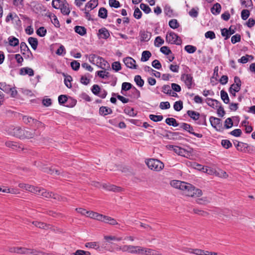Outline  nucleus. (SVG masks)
<instances>
[{
  "instance_id": "37",
  "label": "nucleus",
  "mask_w": 255,
  "mask_h": 255,
  "mask_svg": "<svg viewBox=\"0 0 255 255\" xmlns=\"http://www.w3.org/2000/svg\"><path fill=\"white\" fill-rule=\"evenodd\" d=\"M14 19H16V20H17L18 23H21V21L19 19V18L18 17V16L16 14H14V15L13 16V14L11 13H9L6 16V17L5 18V22H8L10 20H13Z\"/></svg>"
},
{
  "instance_id": "24",
  "label": "nucleus",
  "mask_w": 255,
  "mask_h": 255,
  "mask_svg": "<svg viewBox=\"0 0 255 255\" xmlns=\"http://www.w3.org/2000/svg\"><path fill=\"white\" fill-rule=\"evenodd\" d=\"M211 202V199L208 197H202L201 198H197L196 200V202L199 205H206Z\"/></svg>"
},
{
  "instance_id": "32",
  "label": "nucleus",
  "mask_w": 255,
  "mask_h": 255,
  "mask_svg": "<svg viewBox=\"0 0 255 255\" xmlns=\"http://www.w3.org/2000/svg\"><path fill=\"white\" fill-rule=\"evenodd\" d=\"M75 31L81 36H83L86 34V29L81 26H76L74 27Z\"/></svg>"
},
{
  "instance_id": "40",
  "label": "nucleus",
  "mask_w": 255,
  "mask_h": 255,
  "mask_svg": "<svg viewBox=\"0 0 255 255\" xmlns=\"http://www.w3.org/2000/svg\"><path fill=\"white\" fill-rule=\"evenodd\" d=\"M104 223L111 225H118V223L116 219L108 216H106Z\"/></svg>"
},
{
  "instance_id": "45",
  "label": "nucleus",
  "mask_w": 255,
  "mask_h": 255,
  "mask_svg": "<svg viewBox=\"0 0 255 255\" xmlns=\"http://www.w3.org/2000/svg\"><path fill=\"white\" fill-rule=\"evenodd\" d=\"M221 97L225 104L229 103L230 100L227 93L224 90L221 91Z\"/></svg>"
},
{
  "instance_id": "38",
  "label": "nucleus",
  "mask_w": 255,
  "mask_h": 255,
  "mask_svg": "<svg viewBox=\"0 0 255 255\" xmlns=\"http://www.w3.org/2000/svg\"><path fill=\"white\" fill-rule=\"evenodd\" d=\"M8 40L9 45L11 46H16L19 44V40L15 37L10 36Z\"/></svg>"
},
{
  "instance_id": "25",
  "label": "nucleus",
  "mask_w": 255,
  "mask_h": 255,
  "mask_svg": "<svg viewBox=\"0 0 255 255\" xmlns=\"http://www.w3.org/2000/svg\"><path fill=\"white\" fill-rule=\"evenodd\" d=\"M132 85L130 83L128 82H124L122 84V90H121V93L123 95L126 96V94L124 93V91H127L129 90L130 89H132Z\"/></svg>"
},
{
  "instance_id": "56",
  "label": "nucleus",
  "mask_w": 255,
  "mask_h": 255,
  "mask_svg": "<svg viewBox=\"0 0 255 255\" xmlns=\"http://www.w3.org/2000/svg\"><path fill=\"white\" fill-rule=\"evenodd\" d=\"M221 34L223 36L225 37V39H228L230 36L233 34V32H229V30L227 28H223L221 30Z\"/></svg>"
},
{
  "instance_id": "3",
  "label": "nucleus",
  "mask_w": 255,
  "mask_h": 255,
  "mask_svg": "<svg viewBox=\"0 0 255 255\" xmlns=\"http://www.w3.org/2000/svg\"><path fill=\"white\" fill-rule=\"evenodd\" d=\"M36 194L38 195H41L44 198H52L54 199L60 201H66V199L65 198L62 197L58 194H54L51 192L47 191L45 189L43 188L40 189V188L38 187L37 190V193H36Z\"/></svg>"
},
{
  "instance_id": "33",
  "label": "nucleus",
  "mask_w": 255,
  "mask_h": 255,
  "mask_svg": "<svg viewBox=\"0 0 255 255\" xmlns=\"http://www.w3.org/2000/svg\"><path fill=\"white\" fill-rule=\"evenodd\" d=\"M0 89L6 93H9L11 90V87L5 83L1 82L0 83Z\"/></svg>"
},
{
  "instance_id": "63",
  "label": "nucleus",
  "mask_w": 255,
  "mask_h": 255,
  "mask_svg": "<svg viewBox=\"0 0 255 255\" xmlns=\"http://www.w3.org/2000/svg\"><path fill=\"white\" fill-rule=\"evenodd\" d=\"M221 144L224 148L226 149H228L232 146V143L227 139L222 140L221 141Z\"/></svg>"
},
{
  "instance_id": "7",
  "label": "nucleus",
  "mask_w": 255,
  "mask_h": 255,
  "mask_svg": "<svg viewBox=\"0 0 255 255\" xmlns=\"http://www.w3.org/2000/svg\"><path fill=\"white\" fill-rule=\"evenodd\" d=\"M210 122L211 126L216 130L219 131H222L223 130L224 128L222 127L221 119L214 117H211L210 118Z\"/></svg>"
},
{
  "instance_id": "44",
  "label": "nucleus",
  "mask_w": 255,
  "mask_h": 255,
  "mask_svg": "<svg viewBox=\"0 0 255 255\" xmlns=\"http://www.w3.org/2000/svg\"><path fill=\"white\" fill-rule=\"evenodd\" d=\"M85 247L89 249L98 250L99 248V244L97 242H88L85 244Z\"/></svg>"
},
{
  "instance_id": "43",
  "label": "nucleus",
  "mask_w": 255,
  "mask_h": 255,
  "mask_svg": "<svg viewBox=\"0 0 255 255\" xmlns=\"http://www.w3.org/2000/svg\"><path fill=\"white\" fill-rule=\"evenodd\" d=\"M98 16L103 19H105L107 17V10L105 7L100 8L98 12Z\"/></svg>"
},
{
  "instance_id": "57",
  "label": "nucleus",
  "mask_w": 255,
  "mask_h": 255,
  "mask_svg": "<svg viewBox=\"0 0 255 255\" xmlns=\"http://www.w3.org/2000/svg\"><path fill=\"white\" fill-rule=\"evenodd\" d=\"M72 80V78L71 76L68 75L65 77L64 79V83L67 88H71L72 87V84L71 83Z\"/></svg>"
},
{
  "instance_id": "29",
  "label": "nucleus",
  "mask_w": 255,
  "mask_h": 255,
  "mask_svg": "<svg viewBox=\"0 0 255 255\" xmlns=\"http://www.w3.org/2000/svg\"><path fill=\"white\" fill-rule=\"evenodd\" d=\"M28 42L33 50H36L38 45V40L36 38L30 37L28 39Z\"/></svg>"
},
{
  "instance_id": "52",
  "label": "nucleus",
  "mask_w": 255,
  "mask_h": 255,
  "mask_svg": "<svg viewBox=\"0 0 255 255\" xmlns=\"http://www.w3.org/2000/svg\"><path fill=\"white\" fill-rule=\"evenodd\" d=\"M184 49L187 52L191 54L194 53L196 51L197 48L195 46L188 45L185 46Z\"/></svg>"
},
{
  "instance_id": "55",
  "label": "nucleus",
  "mask_w": 255,
  "mask_h": 255,
  "mask_svg": "<svg viewBox=\"0 0 255 255\" xmlns=\"http://www.w3.org/2000/svg\"><path fill=\"white\" fill-rule=\"evenodd\" d=\"M149 117L151 120L155 122L161 121L163 119V116L161 115H150Z\"/></svg>"
},
{
  "instance_id": "62",
  "label": "nucleus",
  "mask_w": 255,
  "mask_h": 255,
  "mask_svg": "<svg viewBox=\"0 0 255 255\" xmlns=\"http://www.w3.org/2000/svg\"><path fill=\"white\" fill-rule=\"evenodd\" d=\"M163 43L164 40L160 36H157L155 38V39L154 40V45L156 47H159Z\"/></svg>"
},
{
  "instance_id": "64",
  "label": "nucleus",
  "mask_w": 255,
  "mask_h": 255,
  "mask_svg": "<svg viewBox=\"0 0 255 255\" xmlns=\"http://www.w3.org/2000/svg\"><path fill=\"white\" fill-rule=\"evenodd\" d=\"M74 255H91V253L88 251L78 250L74 253Z\"/></svg>"
},
{
  "instance_id": "60",
  "label": "nucleus",
  "mask_w": 255,
  "mask_h": 255,
  "mask_svg": "<svg viewBox=\"0 0 255 255\" xmlns=\"http://www.w3.org/2000/svg\"><path fill=\"white\" fill-rule=\"evenodd\" d=\"M13 4L19 8H22L24 6L23 0H13Z\"/></svg>"
},
{
  "instance_id": "20",
  "label": "nucleus",
  "mask_w": 255,
  "mask_h": 255,
  "mask_svg": "<svg viewBox=\"0 0 255 255\" xmlns=\"http://www.w3.org/2000/svg\"><path fill=\"white\" fill-rule=\"evenodd\" d=\"M44 172H48L51 174H55L56 175H61L63 177H66V173L64 172H61L59 170L54 168H44L42 169Z\"/></svg>"
},
{
  "instance_id": "53",
  "label": "nucleus",
  "mask_w": 255,
  "mask_h": 255,
  "mask_svg": "<svg viewBox=\"0 0 255 255\" xmlns=\"http://www.w3.org/2000/svg\"><path fill=\"white\" fill-rule=\"evenodd\" d=\"M131 92L132 94V95L131 96L132 98L137 99L140 97V92L135 87H133L131 90Z\"/></svg>"
},
{
  "instance_id": "51",
  "label": "nucleus",
  "mask_w": 255,
  "mask_h": 255,
  "mask_svg": "<svg viewBox=\"0 0 255 255\" xmlns=\"http://www.w3.org/2000/svg\"><path fill=\"white\" fill-rule=\"evenodd\" d=\"M169 26L173 29H175L179 26V24L176 19H172L169 21Z\"/></svg>"
},
{
  "instance_id": "27",
  "label": "nucleus",
  "mask_w": 255,
  "mask_h": 255,
  "mask_svg": "<svg viewBox=\"0 0 255 255\" xmlns=\"http://www.w3.org/2000/svg\"><path fill=\"white\" fill-rule=\"evenodd\" d=\"M112 110L107 107L102 106L99 109V113L101 115L106 116L108 114H112Z\"/></svg>"
},
{
  "instance_id": "58",
  "label": "nucleus",
  "mask_w": 255,
  "mask_h": 255,
  "mask_svg": "<svg viewBox=\"0 0 255 255\" xmlns=\"http://www.w3.org/2000/svg\"><path fill=\"white\" fill-rule=\"evenodd\" d=\"M233 126V123L231 118H227L225 121L224 128L228 129L232 128Z\"/></svg>"
},
{
  "instance_id": "22",
  "label": "nucleus",
  "mask_w": 255,
  "mask_h": 255,
  "mask_svg": "<svg viewBox=\"0 0 255 255\" xmlns=\"http://www.w3.org/2000/svg\"><path fill=\"white\" fill-rule=\"evenodd\" d=\"M103 187L108 190L112 191L115 192H119L122 191V189L120 187H118L114 185H107L105 184L103 185Z\"/></svg>"
},
{
  "instance_id": "17",
  "label": "nucleus",
  "mask_w": 255,
  "mask_h": 255,
  "mask_svg": "<svg viewBox=\"0 0 255 255\" xmlns=\"http://www.w3.org/2000/svg\"><path fill=\"white\" fill-rule=\"evenodd\" d=\"M207 105L214 109H217L221 104L218 101L215 99L207 98L205 100Z\"/></svg>"
},
{
  "instance_id": "59",
  "label": "nucleus",
  "mask_w": 255,
  "mask_h": 255,
  "mask_svg": "<svg viewBox=\"0 0 255 255\" xmlns=\"http://www.w3.org/2000/svg\"><path fill=\"white\" fill-rule=\"evenodd\" d=\"M112 68L116 72H118L121 69V65L120 62H114L112 64Z\"/></svg>"
},
{
  "instance_id": "35",
  "label": "nucleus",
  "mask_w": 255,
  "mask_h": 255,
  "mask_svg": "<svg viewBox=\"0 0 255 255\" xmlns=\"http://www.w3.org/2000/svg\"><path fill=\"white\" fill-rule=\"evenodd\" d=\"M165 123L169 125L172 126L173 127H176L179 125L176 120L173 118H168L165 120Z\"/></svg>"
},
{
  "instance_id": "11",
  "label": "nucleus",
  "mask_w": 255,
  "mask_h": 255,
  "mask_svg": "<svg viewBox=\"0 0 255 255\" xmlns=\"http://www.w3.org/2000/svg\"><path fill=\"white\" fill-rule=\"evenodd\" d=\"M180 128H183L184 130L189 132L191 134H192L198 138H201L203 135L200 133H197L193 132V128L189 124L186 123H182L180 125Z\"/></svg>"
},
{
  "instance_id": "42",
  "label": "nucleus",
  "mask_w": 255,
  "mask_h": 255,
  "mask_svg": "<svg viewBox=\"0 0 255 255\" xmlns=\"http://www.w3.org/2000/svg\"><path fill=\"white\" fill-rule=\"evenodd\" d=\"M186 252L195 254L196 255H203L204 254V251L200 249H188V251Z\"/></svg>"
},
{
  "instance_id": "54",
  "label": "nucleus",
  "mask_w": 255,
  "mask_h": 255,
  "mask_svg": "<svg viewBox=\"0 0 255 255\" xmlns=\"http://www.w3.org/2000/svg\"><path fill=\"white\" fill-rule=\"evenodd\" d=\"M97 73L98 76L103 79L110 77V73L106 71H99L97 72Z\"/></svg>"
},
{
  "instance_id": "26",
  "label": "nucleus",
  "mask_w": 255,
  "mask_h": 255,
  "mask_svg": "<svg viewBox=\"0 0 255 255\" xmlns=\"http://www.w3.org/2000/svg\"><path fill=\"white\" fill-rule=\"evenodd\" d=\"M32 223L35 227L39 228L40 229H47L50 228V225L46 224L43 222H38V221H33L32 222Z\"/></svg>"
},
{
  "instance_id": "30",
  "label": "nucleus",
  "mask_w": 255,
  "mask_h": 255,
  "mask_svg": "<svg viewBox=\"0 0 255 255\" xmlns=\"http://www.w3.org/2000/svg\"><path fill=\"white\" fill-rule=\"evenodd\" d=\"M221 6L218 3H215L211 9V12L214 15L219 14L221 11Z\"/></svg>"
},
{
  "instance_id": "9",
  "label": "nucleus",
  "mask_w": 255,
  "mask_h": 255,
  "mask_svg": "<svg viewBox=\"0 0 255 255\" xmlns=\"http://www.w3.org/2000/svg\"><path fill=\"white\" fill-rule=\"evenodd\" d=\"M20 51L23 55H25L26 58H32L33 57L32 52L26 44L24 42H22L20 43Z\"/></svg>"
},
{
  "instance_id": "39",
  "label": "nucleus",
  "mask_w": 255,
  "mask_h": 255,
  "mask_svg": "<svg viewBox=\"0 0 255 255\" xmlns=\"http://www.w3.org/2000/svg\"><path fill=\"white\" fill-rule=\"evenodd\" d=\"M151 54L149 51H144L142 53L141 61L145 62L151 57Z\"/></svg>"
},
{
  "instance_id": "18",
  "label": "nucleus",
  "mask_w": 255,
  "mask_h": 255,
  "mask_svg": "<svg viewBox=\"0 0 255 255\" xmlns=\"http://www.w3.org/2000/svg\"><path fill=\"white\" fill-rule=\"evenodd\" d=\"M18 187L22 189H24L27 191H28L30 192L35 193H37V190L38 187H35L29 184H26L25 183H19L18 184Z\"/></svg>"
},
{
  "instance_id": "8",
  "label": "nucleus",
  "mask_w": 255,
  "mask_h": 255,
  "mask_svg": "<svg viewBox=\"0 0 255 255\" xmlns=\"http://www.w3.org/2000/svg\"><path fill=\"white\" fill-rule=\"evenodd\" d=\"M181 80L184 81L188 89H191L193 85H194V80L191 74H182L181 75Z\"/></svg>"
},
{
  "instance_id": "28",
  "label": "nucleus",
  "mask_w": 255,
  "mask_h": 255,
  "mask_svg": "<svg viewBox=\"0 0 255 255\" xmlns=\"http://www.w3.org/2000/svg\"><path fill=\"white\" fill-rule=\"evenodd\" d=\"M98 4V0H90L85 5V10L87 8L93 9Z\"/></svg>"
},
{
  "instance_id": "19",
  "label": "nucleus",
  "mask_w": 255,
  "mask_h": 255,
  "mask_svg": "<svg viewBox=\"0 0 255 255\" xmlns=\"http://www.w3.org/2000/svg\"><path fill=\"white\" fill-rule=\"evenodd\" d=\"M139 35L141 41H148L151 37V33L145 30H141Z\"/></svg>"
},
{
  "instance_id": "36",
  "label": "nucleus",
  "mask_w": 255,
  "mask_h": 255,
  "mask_svg": "<svg viewBox=\"0 0 255 255\" xmlns=\"http://www.w3.org/2000/svg\"><path fill=\"white\" fill-rule=\"evenodd\" d=\"M248 149L247 144L242 142H238L237 150L242 152H246Z\"/></svg>"
},
{
  "instance_id": "10",
  "label": "nucleus",
  "mask_w": 255,
  "mask_h": 255,
  "mask_svg": "<svg viewBox=\"0 0 255 255\" xmlns=\"http://www.w3.org/2000/svg\"><path fill=\"white\" fill-rule=\"evenodd\" d=\"M235 83L233 84L229 89V92H239L241 89V81L239 77L236 76L234 78Z\"/></svg>"
},
{
  "instance_id": "48",
  "label": "nucleus",
  "mask_w": 255,
  "mask_h": 255,
  "mask_svg": "<svg viewBox=\"0 0 255 255\" xmlns=\"http://www.w3.org/2000/svg\"><path fill=\"white\" fill-rule=\"evenodd\" d=\"M104 239L107 242H110V241H121L122 240V237H116L114 236H105Z\"/></svg>"
},
{
  "instance_id": "47",
  "label": "nucleus",
  "mask_w": 255,
  "mask_h": 255,
  "mask_svg": "<svg viewBox=\"0 0 255 255\" xmlns=\"http://www.w3.org/2000/svg\"><path fill=\"white\" fill-rule=\"evenodd\" d=\"M21 72L24 73V74H27L30 76H32L34 75V71L33 69L30 68H23L21 69Z\"/></svg>"
},
{
  "instance_id": "15",
  "label": "nucleus",
  "mask_w": 255,
  "mask_h": 255,
  "mask_svg": "<svg viewBox=\"0 0 255 255\" xmlns=\"http://www.w3.org/2000/svg\"><path fill=\"white\" fill-rule=\"evenodd\" d=\"M123 61L128 68L131 69H136L137 66L135 65L136 62L133 58L128 57L124 58Z\"/></svg>"
},
{
  "instance_id": "49",
  "label": "nucleus",
  "mask_w": 255,
  "mask_h": 255,
  "mask_svg": "<svg viewBox=\"0 0 255 255\" xmlns=\"http://www.w3.org/2000/svg\"><path fill=\"white\" fill-rule=\"evenodd\" d=\"M174 109L176 111H180L183 109V102L181 101H176L173 105Z\"/></svg>"
},
{
  "instance_id": "34",
  "label": "nucleus",
  "mask_w": 255,
  "mask_h": 255,
  "mask_svg": "<svg viewBox=\"0 0 255 255\" xmlns=\"http://www.w3.org/2000/svg\"><path fill=\"white\" fill-rule=\"evenodd\" d=\"M98 67L105 70H109L110 69V65L109 63L103 58V61H101L99 62Z\"/></svg>"
},
{
  "instance_id": "61",
  "label": "nucleus",
  "mask_w": 255,
  "mask_h": 255,
  "mask_svg": "<svg viewBox=\"0 0 255 255\" xmlns=\"http://www.w3.org/2000/svg\"><path fill=\"white\" fill-rule=\"evenodd\" d=\"M46 29L44 27H39L36 31V33L40 37H43L46 33Z\"/></svg>"
},
{
  "instance_id": "13",
  "label": "nucleus",
  "mask_w": 255,
  "mask_h": 255,
  "mask_svg": "<svg viewBox=\"0 0 255 255\" xmlns=\"http://www.w3.org/2000/svg\"><path fill=\"white\" fill-rule=\"evenodd\" d=\"M141 255H162V254L158 251L154 250L151 249L142 247Z\"/></svg>"
},
{
  "instance_id": "31",
  "label": "nucleus",
  "mask_w": 255,
  "mask_h": 255,
  "mask_svg": "<svg viewBox=\"0 0 255 255\" xmlns=\"http://www.w3.org/2000/svg\"><path fill=\"white\" fill-rule=\"evenodd\" d=\"M187 115L193 120L196 121L200 117V114L194 111L189 110L187 112Z\"/></svg>"
},
{
  "instance_id": "2",
  "label": "nucleus",
  "mask_w": 255,
  "mask_h": 255,
  "mask_svg": "<svg viewBox=\"0 0 255 255\" xmlns=\"http://www.w3.org/2000/svg\"><path fill=\"white\" fill-rule=\"evenodd\" d=\"M52 6L53 8L59 9L65 15H68L70 12L69 4L66 0H52Z\"/></svg>"
},
{
  "instance_id": "46",
  "label": "nucleus",
  "mask_w": 255,
  "mask_h": 255,
  "mask_svg": "<svg viewBox=\"0 0 255 255\" xmlns=\"http://www.w3.org/2000/svg\"><path fill=\"white\" fill-rule=\"evenodd\" d=\"M132 247L133 248H131V249H129V253L130 254H140L141 253V247L139 246H132Z\"/></svg>"
},
{
  "instance_id": "14",
  "label": "nucleus",
  "mask_w": 255,
  "mask_h": 255,
  "mask_svg": "<svg viewBox=\"0 0 255 255\" xmlns=\"http://www.w3.org/2000/svg\"><path fill=\"white\" fill-rule=\"evenodd\" d=\"M169 148L173 150L176 154L180 156H185L187 153V151L185 149L178 146L170 145Z\"/></svg>"
},
{
  "instance_id": "6",
  "label": "nucleus",
  "mask_w": 255,
  "mask_h": 255,
  "mask_svg": "<svg viewBox=\"0 0 255 255\" xmlns=\"http://www.w3.org/2000/svg\"><path fill=\"white\" fill-rule=\"evenodd\" d=\"M22 120L24 124L29 125L31 126H35L37 128H39L43 125V124L41 122L38 121V120L29 116H23Z\"/></svg>"
},
{
  "instance_id": "4",
  "label": "nucleus",
  "mask_w": 255,
  "mask_h": 255,
  "mask_svg": "<svg viewBox=\"0 0 255 255\" xmlns=\"http://www.w3.org/2000/svg\"><path fill=\"white\" fill-rule=\"evenodd\" d=\"M145 162L149 168L156 171H161L164 166L163 163L158 159H149Z\"/></svg>"
},
{
  "instance_id": "1",
  "label": "nucleus",
  "mask_w": 255,
  "mask_h": 255,
  "mask_svg": "<svg viewBox=\"0 0 255 255\" xmlns=\"http://www.w3.org/2000/svg\"><path fill=\"white\" fill-rule=\"evenodd\" d=\"M170 185L175 188L183 191V194L189 197L197 198L200 197L203 194L201 189L197 188L187 182L179 180H172L170 182Z\"/></svg>"
},
{
  "instance_id": "23",
  "label": "nucleus",
  "mask_w": 255,
  "mask_h": 255,
  "mask_svg": "<svg viewBox=\"0 0 255 255\" xmlns=\"http://www.w3.org/2000/svg\"><path fill=\"white\" fill-rule=\"evenodd\" d=\"M24 129H21L20 127H16L13 129V133L14 136L22 138Z\"/></svg>"
},
{
  "instance_id": "5",
  "label": "nucleus",
  "mask_w": 255,
  "mask_h": 255,
  "mask_svg": "<svg viewBox=\"0 0 255 255\" xmlns=\"http://www.w3.org/2000/svg\"><path fill=\"white\" fill-rule=\"evenodd\" d=\"M166 41L167 42L176 45H180L182 40L177 34L174 32H170L166 35Z\"/></svg>"
},
{
  "instance_id": "50",
  "label": "nucleus",
  "mask_w": 255,
  "mask_h": 255,
  "mask_svg": "<svg viewBox=\"0 0 255 255\" xmlns=\"http://www.w3.org/2000/svg\"><path fill=\"white\" fill-rule=\"evenodd\" d=\"M134 80L136 83V85L139 87H142L144 85V81L141 79V77L139 75H136L134 77Z\"/></svg>"
},
{
  "instance_id": "21",
  "label": "nucleus",
  "mask_w": 255,
  "mask_h": 255,
  "mask_svg": "<svg viewBox=\"0 0 255 255\" xmlns=\"http://www.w3.org/2000/svg\"><path fill=\"white\" fill-rule=\"evenodd\" d=\"M98 34L101 38L107 39L110 36L109 31L106 28H102L98 31Z\"/></svg>"
},
{
  "instance_id": "16",
  "label": "nucleus",
  "mask_w": 255,
  "mask_h": 255,
  "mask_svg": "<svg viewBox=\"0 0 255 255\" xmlns=\"http://www.w3.org/2000/svg\"><path fill=\"white\" fill-rule=\"evenodd\" d=\"M89 60L92 64L98 66L101 61H103V58L96 54H92L89 56Z\"/></svg>"
},
{
  "instance_id": "41",
  "label": "nucleus",
  "mask_w": 255,
  "mask_h": 255,
  "mask_svg": "<svg viewBox=\"0 0 255 255\" xmlns=\"http://www.w3.org/2000/svg\"><path fill=\"white\" fill-rule=\"evenodd\" d=\"M124 112L130 117H135L136 115V113L134 112L133 108L129 107L125 109Z\"/></svg>"
},
{
  "instance_id": "12",
  "label": "nucleus",
  "mask_w": 255,
  "mask_h": 255,
  "mask_svg": "<svg viewBox=\"0 0 255 255\" xmlns=\"http://www.w3.org/2000/svg\"><path fill=\"white\" fill-rule=\"evenodd\" d=\"M39 135V133L35 129L31 130L29 129H24L22 138L30 139L34 138Z\"/></svg>"
}]
</instances>
